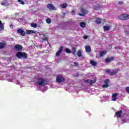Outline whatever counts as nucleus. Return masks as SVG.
I'll return each instance as SVG.
<instances>
[{
	"label": "nucleus",
	"instance_id": "7c9ffc66",
	"mask_svg": "<svg viewBox=\"0 0 129 129\" xmlns=\"http://www.w3.org/2000/svg\"><path fill=\"white\" fill-rule=\"evenodd\" d=\"M18 2L21 5H25V2L22 0H18Z\"/></svg>",
	"mask_w": 129,
	"mask_h": 129
},
{
	"label": "nucleus",
	"instance_id": "a211bd4d",
	"mask_svg": "<svg viewBox=\"0 0 129 129\" xmlns=\"http://www.w3.org/2000/svg\"><path fill=\"white\" fill-rule=\"evenodd\" d=\"M90 64H91V65H93V66H96L97 65V62L94 60H90Z\"/></svg>",
	"mask_w": 129,
	"mask_h": 129
},
{
	"label": "nucleus",
	"instance_id": "2eb2a0df",
	"mask_svg": "<svg viewBox=\"0 0 129 129\" xmlns=\"http://www.w3.org/2000/svg\"><path fill=\"white\" fill-rule=\"evenodd\" d=\"M85 50L87 53H90L91 52V47L89 45H86L85 46Z\"/></svg>",
	"mask_w": 129,
	"mask_h": 129
},
{
	"label": "nucleus",
	"instance_id": "79ce46f5",
	"mask_svg": "<svg viewBox=\"0 0 129 129\" xmlns=\"http://www.w3.org/2000/svg\"><path fill=\"white\" fill-rule=\"evenodd\" d=\"M72 13L74 15V14H75V11L74 10H73Z\"/></svg>",
	"mask_w": 129,
	"mask_h": 129
},
{
	"label": "nucleus",
	"instance_id": "473e14b6",
	"mask_svg": "<svg viewBox=\"0 0 129 129\" xmlns=\"http://www.w3.org/2000/svg\"><path fill=\"white\" fill-rule=\"evenodd\" d=\"M104 83H105L106 84H108V83H109L110 81L108 79H106L105 80V81H104Z\"/></svg>",
	"mask_w": 129,
	"mask_h": 129
},
{
	"label": "nucleus",
	"instance_id": "c9c22d12",
	"mask_svg": "<svg viewBox=\"0 0 129 129\" xmlns=\"http://www.w3.org/2000/svg\"><path fill=\"white\" fill-rule=\"evenodd\" d=\"M123 4V2L122 1H118V5H122Z\"/></svg>",
	"mask_w": 129,
	"mask_h": 129
},
{
	"label": "nucleus",
	"instance_id": "ea45409f",
	"mask_svg": "<svg viewBox=\"0 0 129 129\" xmlns=\"http://www.w3.org/2000/svg\"><path fill=\"white\" fill-rule=\"evenodd\" d=\"M88 38V36L87 35H84L83 36V38L85 39H86Z\"/></svg>",
	"mask_w": 129,
	"mask_h": 129
},
{
	"label": "nucleus",
	"instance_id": "393cba45",
	"mask_svg": "<svg viewBox=\"0 0 129 129\" xmlns=\"http://www.w3.org/2000/svg\"><path fill=\"white\" fill-rule=\"evenodd\" d=\"M96 81V80H94V81L91 80L89 82L90 85H92V84H93V83H95Z\"/></svg>",
	"mask_w": 129,
	"mask_h": 129
},
{
	"label": "nucleus",
	"instance_id": "39448f33",
	"mask_svg": "<svg viewBox=\"0 0 129 129\" xmlns=\"http://www.w3.org/2000/svg\"><path fill=\"white\" fill-rule=\"evenodd\" d=\"M119 20H121V21H124L125 20L129 19V15L128 14H122L120 15L118 17Z\"/></svg>",
	"mask_w": 129,
	"mask_h": 129
},
{
	"label": "nucleus",
	"instance_id": "c85d7f7f",
	"mask_svg": "<svg viewBox=\"0 0 129 129\" xmlns=\"http://www.w3.org/2000/svg\"><path fill=\"white\" fill-rule=\"evenodd\" d=\"M109 86V85L108 84H105L102 85L103 88H107Z\"/></svg>",
	"mask_w": 129,
	"mask_h": 129
},
{
	"label": "nucleus",
	"instance_id": "5701e85b",
	"mask_svg": "<svg viewBox=\"0 0 129 129\" xmlns=\"http://www.w3.org/2000/svg\"><path fill=\"white\" fill-rule=\"evenodd\" d=\"M80 26H81V27L82 28H85L86 27V24H85V22H81L80 24Z\"/></svg>",
	"mask_w": 129,
	"mask_h": 129
},
{
	"label": "nucleus",
	"instance_id": "423d86ee",
	"mask_svg": "<svg viewBox=\"0 0 129 129\" xmlns=\"http://www.w3.org/2000/svg\"><path fill=\"white\" fill-rule=\"evenodd\" d=\"M14 49L16 51H22L23 50V46L20 44H16L14 46Z\"/></svg>",
	"mask_w": 129,
	"mask_h": 129
},
{
	"label": "nucleus",
	"instance_id": "2f4dec72",
	"mask_svg": "<svg viewBox=\"0 0 129 129\" xmlns=\"http://www.w3.org/2000/svg\"><path fill=\"white\" fill-rule=\"evenodd\" d=\"M74 66L76 67H78V66H79V63H78V62H76V61H75L74 62Z\"/></svg>",
	"mask_w": 129,
	"mask_h": 129
},
{
	"label": "nucleus",
	"instance_id": "a19ab883",
	"mask_svg": "<svg viewBox=\"0 0 129 129\" xmlns=\"http://www.w3.org/2000/svg\"><path fill=\"white\" fill-rule=\"evenodd\" d=\"M10 27L11 29H14V25H10Z\"/></svg>",
	"mask_w": 129,
	"mask_h": 129
},
{
	"label": "nucleus",
	"instance_id": "f704fd0d",
	"mask_svg": "<svg viewBox=\"0 0 129 129\" xmlns=\"http://www.w3.org/2000/svg\"><path fill=\"white\" fill-rule=\"evenodd\" d=\"M1 6H6V5H7V3H6L5 2H1Z\"/></svg>",
	"mask_w": 129,
	"mask_h": 129
},
{
	"label": "nucleus",
	"instance_id": "9d476101",
	"mask_svg": "<svg viewBox=\"0 0 129 129\" xmlns=\"http://www.w3.org/2000/svg\"><path fill=\"white\" fill-rule=\"evenodd\" d=\"M121 114H122V110H120L116 112L115 115L116 117H120Z\"/></svg>",
	"mask_w": 129,
	"mask_h": 129
},
{
	"label": "nucleus",
	"instance_id": "f257e3e1",
	"mask_svg": "<svg viewBox=\"0 0 129 129\" xmlns=\"http://www.w3.org/2000/svg\"><path fill=\"white\" fill-rule=\"evenodd\" d=\"M119 71H120V69H116L115 70H112L111 72V69H106V72L110 76H113L114 75H117L118 73H119Z\"/></svg>",
	"mask_w": 129,
	"mask_h": 129
},
{
	"label": "nucleus",
	"instance_id": "dca6fc26",
	"mask_svg": "<svg viewBox=\"0 0 129 129\" xmlns=\"http://www.w3.org/2000/svg\"><path fill=\"white\" fill-rule=\"evenodd\" d=\"M4 30H5V26L2 21L0 20V31H4Z\"/></svg>",
	"mask_w": 129,
	"mask_h": 129
},
{
	"label": "nucleus",
	"instance_id": "7ed1b4c3",
	"mask_svg": "<svg viewBox=\"0 0 129 129\" xmlns=\"http://www.w3.org/2000/svg\"><path fill=\"white\" fill-rule=\"evenodd\" d=\"M47 80L43 78H39L37 79V84L39 86H45L47 84Z\"/></svg>",
	"mask_w": 129,
	"mask_h": 129
},
{
	"label": "nucleus",
	"instance_id": "cd10ccee",
	"mask_svg": "<svg viewBox=\"0 0 129 129\" xmlns=\"http://www.w3.org/2000/svg\"><path fill=\"white\" fill-rule=\"evenodd\" d=\"M37 24L36 23H32L31 24V27L32 28H37Z\"/></svg>",
	"mask_w": 129,
	"mask_h": 129
},
{
	"label": "nucleus",
	"instance_id": "f8f14e48",
	"mask_svg": "<svg viewBox=\"0 0 129 129\" xmlns=\"http://www.w3.org/2000/svg\"><path fill=\"white\" fill-rule=\"evenodd\" d=\"M106 53L107 51L106 50H102L99 52V56L100 57H103L105 55H106Z\"/></svg>",
	"mask_w": 129,
	"mask_h": 129
},
{
	"label": "nucleus",
	"instance_id": "4c0bfd02",
	"mask_svg": "<svg viewBox=\"0 0 129 129\" xmlns=\"http://www.w3.org/2000/svg\"><path fill=\"white\" fill-rule=\"evenodd\" d=\"M84 82H85V83H89V80L88 79V80H85L84 81Z\"/></svg>",
	"mask_w": 129,
	"mask_h": 129
},
{
	"label": "nucleus",
	"instance_id": "6e6552de",
	"mask_svg": "<svg viewBox=\"0 0 129 129\" xmlns=\"http://www.w3.org/2000/svg\"><path fill=\"white\" fill-rule=\"evenodd\" d=\"M7 46V42L6 41H2L0 42V49H4Z\"/></svg>",
	"mask_w": 129,
	"mask_h": 129
},
{
	"label": "nucleus",
	"instance_id": "f03ea898",
	"mask_svg": "<svg viewBox=\"0 0 129 129\" xmlns=\"http://www.w3.org/2000/svg\"><path fill=\"white\" fill-rule=\"evenodd\" d=\"M16 56L18 59H23V60H26L27 58H28V54L27 53L21 51L17 52Z\"/></svg>",
	"mask_w": 129,
	"mask_h": 129
},
{
	"label": "nucleus",
	"instance_id": "4be33fe9",
	"mask_svg": "<svg viewBox=\"0 0 129 129\" xmlns=\"http://www.w3.org/2000/svg\"><path fill=\"white\" fill-rule=\"evenodd\" d=\"M77 55L78 57H81V56H82V51H81V50L79 49L78 51Z\"/></svg>",
	"mask_w": 129,
	"mask_h": 129
},
{
	"label": "nucleus",
	"instance_id": "20e7f679",
	"mask_svg": "<svg viewBox=\"0 0 129 129\" xmlns=\"http://www.w3.org/2000/svg\"><path fill=\"white\" fill-rule=\"evenodd\" d=\"M66 80V79L63 77L62 75H58L56 76V82L57 83H62Z\"/></svg>",
	"mask_w": 129,
	"mask_h": 129
},
{
	"label": "nucleus",
	"instance_id": "a878e982",
	"mask_svg": "<svg viewBox=\"0 0 129 129\" xmlns=\"http://www.w3.org/2000/svg\"><path fill=\"white\" fill-rule=\"evenodd\" d=\"M46 22L47 23V24H51L52 21H51V19H50L49 18H47L46 19Z\"/></svg>",
	"mask_w": 129,
	"mask_h": 129
},
{
	"label": "nucleus",
	"instance_id": "ddd939ff",
	"mask_svg": "<svg viewBox=\"0 0 129 129\" xmlns=\"http://www.w3.org/2000/svg\"><path fill=\"white\" fill-rule=\"evenodd\" d=\"M117 95H118V94H117V93L112 94V101H116V97H117Z\"/></svg>",
	"mask_w": 129,
	"mask_h": 129
},
{
	"label": "nucleus",
	"instance_id": "4468645a",
	"mask_svg": "<svg viewBox=\"0 0 129 129\" xmlns=\"http://www.w3.org/2000/svg\"><path fill=\"white\" fill-rule=\"evenodd\" d=\"M36 33H37V31L36 30H27L26 31V34L27 35H30L31 34H36Z\"/></svg>",
	"mask_w": 129,
	"mask_h": 129
},
{
	"label": "nucleus",
	"instance_id": "412c9836",
	"mask_svg": "<svg viewBox=\"0 0 129 129\" xmlns=\"http://www.w3.org/2000/svg\"><path fill=\"white\" fill-rule=\"evenodd\" d=\"M81 13H82V14H84L85 15H87V14H88V11L85 10L84 9H82L81 10Z\"/></svg>",
	"mask_w": 129,
	"mask_h": 129
},
{
	"label": "nucleus",
	"instance_id": "72a5a7b5",
	"mask_svg": "<svg viewBox=\"0 0 129 129\" xmlns=\"http://www.w3.org/2000/svg\"><path fill=\"white\" fill-rule=\"evenodd\" d=\"M63 46H60V48H59V50H58L59 51H60V52H62V51H63Z\"/></svg>",
	"mask_w": 129,
	"mask_h": 129
},
{
	"label": "nucleus",
	"instance_id": "aec40b11",
	"mask_svg": "<svg viewBox=\"0 0 129 129\" xmlns=\"http://www.w3.org/2000/svg\"><path fill=\"white\" fill-rule=\"evenodd\" d=\"M95 23L98 24H101V19L96 18L95 20Z\"/></svg>",
	"mask_w": 129,
	"mask_h": 129
},
{
	"label": "nucleus",
	"instance_id": "9b49d317",
	"mask_svg": "<svg viewBox=\"0 0 129 129\" xmlns=\"http://www.w3.org/2000/svg\"><path fill=\"white\" fill-rule=\"evenodd\" d=\"M114 60V57L111 56L110 57H107L105 59L106 63H109V62H111V61H113Z\"/></svg>",
	"mask_w": 129,
	"mask_h": 129
},
{
	"label": "nucleus",
	"instance_id": "bb28decb",
	"mask_svg": "<svg viewBox=\"0 0 129 129\" xmlns=\"http://www.w3.org/2000/svg\"><path fill=\"white\" fill-rule=\"evenodd\" d=\"M65 51L68 54H70L71 53V50L69 48H66Z\"/></svg>",
	"mask_w": 129,
	"mask_h": 129
},
{
	"label": "nucleus",
	"instance_id": "58836bf2",
	"mask_svg": "<svg viewBox=\"0 0 129 129\" xmlns=\"http://www.w3.org/2000/svg\"><path fill=\"white\" fill-rule=\"evenodd\" d=\"M47 37H44V38H42V40L43 41H47Z\"/></svg>",
	"mask_w": 129,
	"mask_h": 129
},
{
	"label": "nucleus",
	"instance_id": "0eeeda50",
	"mask_svg": "<svg viewBox=\"0 0 129 129\" xmlns=\"http://www.w3.org/2000/svg\"><path fill=\"white\" fill-rule=\"evenodd\" d=\"M47 9H49V10H51L52 11H56V9L54 7V5L52 4H49L47 5Z\"/></svg>",
	"mask_w": 129,
	"mask_h": 129
},
{
	"label": "nucleus",
	"instance_id": "c756f323",
	"mask_svg": "<svg viewBox=\"0 0 129 129\" xmlns=\"http://www.w3.org/2000/svg\"><path fill=\"white\" fill-rule=\"evenodd\" d=\"M60 54H61V51H59V50H58L56 53L55 56H56V57H59Z\"/></svg>",
	"mask_w": 129,
	"mask_h": 129
},
{
	"label": "nucleus",
	"instance_id": "6ab92c4d",
	"mask_svg": "<svg viewBox=\"0 0 129 129\" xmlns=\"http://www.w3.org/2000/svg\"><path fill=\"white\" fill-rule=\"evenodd\" d=\"M72 53L73 55H74V56H76V48L75 47L72 48Z\"/></svg>",
	"mask_w": 129,
	"mask_h": 129
},
{
	"label": "nucleus",
	"instance_id": "1a4fd4ad",
	"mask_svg": "<svg viewBox=\"0 0 129 129\" xmlns=\"http://www.w3.org/2000/svg\"><path fill=\"white\" fill-rule=\"evenodd\" d=\"M17 32L18 34H20L21 35V36H25L26 35V32L24 31V30L22 29H18Z\"/></svg>",
	"mask_w": 129,
	"mask_h": 129
},
{
	"label": "nucleus",
	"instance_id": "b1692460",
	"mask_svg": "<svg viewBox=\"0 0 129 129\" xmlns=\"http://www.w3.org/2000/svg\"><path fill=\"white\" fill-rule=\"evenodd\" d=\"M61 8H62V9H65V8H66V7H67V3H63L62 4H61L60 5Z\"/></svg>",
	"mask_w": 129,
	"mask_h": 129
},
{
	"label": "nucleus",
	"instance_id": "f3484780",
	"mask_svg": "<svg viewBox=\"0 0 129 129\" xmlns=\"http://www.w3.org/2000/svg\"><path fill=\"white\" fill-rule=\"evenodd\" d=\"M103 29L104 32H107V31H109L110 30V26H104Z\"/></svg>",
	"mask_w": 129,
	"mask_h": 129
},
{
	"label": "nucleus",
	"instance_id": "e433bc0d",
	"mask_svg": "<svg viewBox=\"0 0 129 129\" xmlns=\"http://www.w3.org/2000/svg\"><path fill=\"white\" fill-rule=\"evenodd\" d=\"M79 16H80L81 17H84L85 16V14H84V13L83 14H79Z\"/></svg>",
	"mask_w": 129,
	"mask_h": 129
}]
</instances>
